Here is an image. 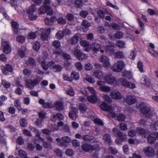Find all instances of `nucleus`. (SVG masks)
Instances as JSON below:
<instances>
[{
  "label": "nucleus",
  "mask_w": 158,
  "mask_h": 158,
  "mask_svg": "<svg viewBox=\"0 0 158 158\" xmlns=\"http://www.w3.org/2000/svg\"><path fill=\"white\" fill-rule=\"evenodd\" d=\"M100 108L103 110L108 112V115L112 118H115L116 114L113 111L111 106L108 105L105 102H103L100 106Z\"/></svg>",
  "instance_id": "nucleus-7"
},
{
  "label": "nucleus",
  "mask_w": 158,
  "mask_h": 158,
  "mask_svg": "<svg viewBox=\"0 0 158 158\" xmlns=\"http://www.w3.org/2000/svg\"><path fill=\"white\" fill-rule=\"evenodd\" d=\"M143 151L145 155L149 157H153L155 155L153 149H144Z\"/></svg>",
  "instance_id": "nucleus-21"
},
{
  "label": "nucleus",
  "mask_w": 158,
  "mask_h": 158,
  "mask_svg": "<svg viewBox=\"0 0 158 158\" xmlns=\"http://www.w3.org/2000/svg\"><path fill=\"white\" fill-rule=\"evenodd\" d=\"M50 0H45L44 3V6L48 9V15H51L53 14V11L52 8L50 6Z\"/></svg>",
  "instance_id": "nucleus-19"
},
{
  "label": "nucleus",
  "mask_w": 158,
  "mask_h": 158,
  "mask_svg": "<svg viewBox=\"0 0 158 158\" xmlns=\"http://www.w3.org/2000/svg\"><path fill=\"white\" fill-rule=\"evenodd\" d=\"M136 106L142 113L145 115L146 116L149 117L150 118L152 117L153 113L152 110V108L146 106L145 103L141 102L140 103H138L136 105Z\"/></svg>",
  "instance_id": "nucleus-1"
},
{
  "label": "nucleus",
  "mask_w": 158,
  "mask_h": 158,
  "mask_svg": "<svg viewBox=\"0 0 158 158\" xmlns=\"http://www.w3.org/2000/svg\"><path fill=\"white\" fill-rule=\"evenodd\" d=\"M109 35L110 39L113 40H114L115 38L121 39L122 38L123 36V34L121 32L118 31L115 33L114 37L110 34H109Z\"/></svg>",
  "instance_id": "nucleus-30"
},
{
  "label": "nucleus",
  "mask_w": 158,
  "mask_h": 158,
  "mask_svg": "<svg viewBox=\"0 0 158 158\" xmlns=\"http://www.w3.org/2000/svg\"><path fill=\"white\" fill-rule=\"evenodd\" d=\"M20 123L21 126L23 127H27V121L24 118H21L20 121Z\"/></svg>",
  "instance_id": "nucleus-52"
},
{
  "label": "nucleus",
  "mask_w": 158,
  "mask_h": 158,
  "mask_svg": "<svg viewBox=\"0 0 158 158\" xmlns=\"http://www.w3.org/2000/svg\"><path fill=\"white\" fill-rule=\"evenodd\" d=\"M78 110L77 108L72 107L69 112V117L72 119L75 120L78 117L77 113Z\"/></svg>",
  "instance_id": "nucleus-14"
},
{
  "label": "nucleus",
  "mask_w": 158,
  "mask_h": 158,
  "mask_svg": "<svg viewBox=\"0 0 158 158\" xmlns=\"http://www.w3.org/2000/svg\"><path fill=\"white\" fill-rule=\"evenodd\" d=\"M125 66L124 62L122 61L119 60L114 64L112 67H110L113 71L119 72H121Z\"/></svg>",
  "instance_id": "nucleus-6"
},
{
  "label": "nucleus",
  "mask_w": 158,
  "mask_h": 158,
  "mask_svg": "<svg viewBox=\"0 0 158 158\" xmlns=\"http://www.w3.org/2000/svg\"><path fill=\"white\" fill-rule=\"evenodd\" d=\"M46 113L44 111H41L39 113L40 118L38 119L35 122L36 124L38 126L40 127L41 123L45 118Z\"/></svg>",
  "instance_id": "nucleus-20"
},
{
  "label": "nucleus",
  "mask_w": 158,
  "mask_h": 158,
  "mask_svg": "<svg viewBox=\"0 0 158 158\" xmlns=\"http://www.w3.org/2000/svg\"><path fill=\"white\" fill-rule=\"evenodd\" d=\"M52 46L56 49L59 48L61 46L60 42L58 40H55L52 42Z\"/></svg>",
  "instance_id": "nucleus-47"
},
{
  "label": "nucleus",
  "mask_w": 158,
  "mask_h": 158,
  "mask_svg": "<svg viewBox=\"0 0 158 158\" xmlns=\"http://www.w3.org/2000/svg\"><path fill=\"white\" fill-rule=\"evenodd\" d=\"M110 45H106V46H104V50L101 49L100 51L101 52L103 53L104 52H108L110 54L113 53L114 51V47L110 43Z\"/></svg>",
  "instance_id": "nucleus-17"
},
{
  "label": "nucleus",
  "mask_w": 158,
  "mask_h": 158,
  "mask_svg": "<svg viewBox=\"0 0 158 158\" xmlns=\"http://www.w3.org/2000/svg\"><path fill=\"white\" fill-rule=\"evenodd\" d=\"M11 26L13 28V30L14 33L17 34L18 33V28L19 25L16 22L12 21L11 23Z\"/></svg>",
  "instance_id": "nucleus-36"
},
{
  "label": "nucleus",
  "mask_w": 158,
  "mask_h": 158,
  "mask_svg": "<svg viewBox=\"0 0 158 158\" xmlns=\"http://www.w3.org/2000/svg\"><path fill=\"white\" fill-rule=\"evenodd\" d=\"M64 33L61 31H58L56 35V38L59 39H62L64 37Z\"/></svg>",
  "instance_id": "nucleus-53"
},
{
  "label": "nucleus",
  "mask_w": 158,
  "mask_h": 158,
  "mask_svg": "<svg viewBox=\"0 0 158 158\" xmlns=\"http://www.w3.org/2000/svg\"><path fill=\"white\" fill-rule=\"evenodd\" d=\"M136 53L135 51L134 50H131L130 52L129 55V57L133 60H134L136 56Z\"/></svg>",
  "instance_id": "nucleus-59"
},
{
  "label": "nucleus",
  "mask_w": 158,
  "mask_h": 158,
  "mask_svg": "<svg viewBox=\"0 0 158 158\" xmlns=\"http://www.w3.org/2000/svg\"><path fill=\"white\" fill-rule=\"evenodd\" d=\"M14 104L15 106L19 110H21V103L19 100H15L14 101Z\"/></svg>",
  "instance_id": "nucleus-57"
},
{
  "label": "nucleus",
  "mask_w": 158,
  "mask_h": 158,
  "mask_svg": "<svg viewBox=\"0 0 158 158\" xmlns=\"http://www.w3.org/2000/svg\"><path fill=\"white\" fill-rule=\"evenodd\" d=\"M150 132L148 134V135H147L146 137L147 138L148 142L150 144H153L155 142L156 139V138L151 135V134H150Z\"/></svg>",
  "instance_id": "nucleus-34"
},
{
  "label": "nucleus",
  "mask_w": 158,
  "mask_h": 158,
  "mask_svg": "<svg viewBox=\"0 0 158 158\" xmlns=\"http://www.w3.org/2000/svg\"><path fill=\"white\" fill-rule=\"evenodd\" d=\"M25 47H23L21 49L18 50V54L21 57H23L25 56Z\"/></svg>",
  "instance_id": "nucleus-46"
},
{
  "label": "nucleus",
  "mask_w": 158,
  "mask_h": 158,
  "mask_svg": "<svg viewBox=\"0 0 158 158\" xmlns=\"http://www.w3.org/2000/svg\"><path fill=\"white\" fill-rule=\"evenodd\" d=\"M48 9L44 6H41L38 10V12L39 14H43L46 13L48 15Z\"/></svg>",
  "instance_id": "nucleus-40"
},
{
  "label": "nucleus",
  "mask_w": 158,
  "mask_h": 158,
  "mask_svg": "<svg viewBox=\"0 0 158 158\" xmlns=\"http://www.w3.org/2000/svg\"><path fill=\"white\" fill-rule=\"evenodd\" d=\"M117 81L119 82V84L125 88L127 87L128 81L125 78H120L117 80Z\"/></svg>",
  "instance_id": "nucleus-32"
},
{
  "label": "nucleus",
  "mask_w": 158,
  "mask_h": 158,
  "mask_svg": "<svg viewBox=\"0 0 158 158\" xmlns=\"http://www.w3.org/2000/svg\"><path fill=\"white\" fill-rule=\"evenodd\" d=\"M98 60L99 61L103 64L104 67L107 68L111 67L110 59L106 56L102 55Z\"/></svg>",
  "instance_id": "nucleus-10"
},
{
  "label": "nucleus",
  "mask_w": 158,
  "mask_h": 158,
  "mask_svg": "<svg viewBox=\"0 0 158 158\" xmlns=\"http://www.w3.org/2000/svg\"><path fill=\"white\" fill-rule=\"evenodd\" d=\"M73 54L78 60H80L87 59L88 57V56L87 55L84 53H82L81 51L78 49L75 50Z\"/></svg>",
  "instance_id": "nucleus-11"
},
{
  "label": "nucleus",
  "mask_w": 158,
  "mask_h": 158,
  "mask_svg": "<svg viewBox=\"0 0 158 158\" xmlns=\"http://www.w3.org/2000/svg\"><path fill=\"white\" fill-rule=\"evenodd\" d=\"M3 73L7 75L9 74V72H12L13 71L12 67L11 65L7 64L6 66L2 69Z\"/></svg>",
  "instance_id": "nucleus-22"
},
{
  "label": "nucleus",
  "mask_w": 158,
  "mask_h": 158,
  "mask_svg": "<svg viewBox=\"0 0 158 158\" xmlns=\"http://www.w3.org/2000/svg\"><path fill=\"white\" fill-rule=\"evenodd\" d=\"M122 76L127 78L128 79H133V74L130 71L124 70L122 72Z\"/></svg>",
  "instance_id": "nucleus-25"
},
{
  "label": "nucleus",
  "mask_w": 158,
  "mask_h": 158,
  "mask_svg": "<svg viewBox=\"0 0 158 158\" xmlns=\"http://www.w3.org/2000/svg\"><path fill=\"white\" fill-rule=\"evenodd\" d=\"M112 131L114 135H116V136L122 141H125L127 139L126 135L120 131L117 128H113Z\"/></svg>",
  "instance_id": "nucleus-9"
},
{
  "label": "nucleus",
  "mask_w": 158,
  "mask_h": 158,
  "mask_svg": "<svg viewBox=\"0 0 158 158\" xmlns=\"http://www.w3.org/2000/svg\"><path fill=\"white\" fill-rule=\"evenodd\" d=\"M80 44L81 46L85 47V51L89 52L91 50V45H89V43L87 41L82 40L80 42Z\"/></svg>",
  "instance_id": "nucleus-23"
},
{
  "label": "nucleus",
  "mask_w": 158,
  "mask_h": 158,
  "mask_svg": "<svg viewBox=\"0 0 158 158\" xmlns=\"http://www.w3.org/2000/svg\"><path fill=\"white\" fill-rule=\"evenodd\" d=\"M136 132L137 133L140 135L144 134L145 138H146L147 135L149 133L148 132H146L144 129H140L139 128H138L137 129Z\"/></svg>",
  "instance_id": "nucleus-43"
},
{
  "label": "nucleus",
  "mask_w": 158,
  "mask_h": 158,
  "mask_svg": "<svg viewBox=\"0 0 158 158\" xmlns=\"http://www.w3.org/2000/svg\"><path fill=\"white\" fill-rule=\"evenodd\" d=\"M79 108L82 116L92 119L95 118V115L94 112L87 108L84 104H80L79 106Z\"/></svg>",
  "instance_id": "nucleus-2"
},
{
  "label": "nucleus",
  "mask_w": 158,
  "mask_h": 158,
  "mask_svg": "<svg viewBox=\"0 0 158 158\" xmlns=\"http://www.w3.org/2000/svg\"><path fill=\"white\" fill-rule=\"evenodd\" d=\"M111 54H113L115 57L118 58H123L124 57L123 52L120 51H118L115 52H113Z\"/></svg>",
  "instance_id": "nucleus-42"
},
{
  "label": "nucleus",
  "mask_w": 158,
  "mask_h": 158,
  "mask_svg": "<svg viewBox=\"0 0 158 158\" xmlns=\"http://www.w3.org/2000/svg\"><path fill=\"white\" fill-rule=\"evenodd\" d=\"M91 50L92 49L93 52L95 53H96L99 50V48H102L104 49V46H101L100 44L98 43H93L91 45Z\"/></svg>",
  "instance_id": "nucleus-24"
},
{
  "label": "nucleus",
  "mask_w": 158,
  "mask_h": 158,
  "mask_svg": "<svg viewBox=\"0 0 158 158\" xmlns=\"http://www.w3.org/2000/svg\"><path fill=\"white\" fill-rule=\"evenodd\" d=\"M56 17L53 16L49 19L48 18H46L44 19V21L45 23L47 25H52L54 22L56 21Z\"/></svg>",
  "instance_id": "nucleus-28"
},
{
  "label": "nucleus",
  "mask_w": 158,
  "mask_h": 158,
  "mask_svg": "<svg viewBox=\"0 0 158 158\" xmlns=\"http://www.w3.org/2000/svg\"><path fill=\"white\" fill-rule=\"evenodd\" d=\"M40 31L44 32L41 35V38L43 41L47 40L48 38V35L51 31V29L48 28L47 29L41 28Z\"/></svg>",
  "instance_id": "nucleus-16"
},
{
  "label": "nucleus",
  "mask_w": 158,
  "mask_h": 158,
  "mask_svg": "<svg viewBox=\"0 0 158 158\" xmlns=\"http://www.w3.org/2000/svg\"><path fill=\"white\" fill-rule=\"evenodd\" d=\"M94 122L95 124H97L100 126H103V123L102 121L99 118H94Z\"/></svg>",
  "instance_id": "nucleus-56"
},
{
  "label": "nucleus",
  "mask_w": 158,
  "mask_h": 158,
  "mask_svg": "<svg viewBox=\"0 0 158 158\" xmlns=\"http://www.w3.org/2000/svg\"><path fill=\"white\" fill-rule=\"evenodd\" d=\"M143 64L142 62L140 61L138 62L137 63V68L140 72L141 73H144L145 72V70L143 68Z\"/></svg>",
  "instance_id": "nucleus-50"
},
{
  "label": "nucleus",
  "mask_w": 158,
  "mask_h": 158,
  "mask_svg": "<svg viewBox=\"0 0 158 158\" xmlns=\"http://www.w3.org/2000/svg\"><path fill=\"white\" fill-rule=\"evenodd\" d=\"M4 135L3 131L2 130H0V143L6 145L7 143L6 140L2 137Z\"/></svg>",
  "instance_id": "nucleus-37"
},
{
  "label": "nucleus",
  "mask_w": 158,
  "mask_h": 158,
  "mask_svg": "<svg viewBox=\"0 0 158 158\" xmlns=\"http://www.w3.org/2000/svg\"><path fill=\"white\" fill-rule=\"evenodd\" d=\"M10 4L12 6H13L15 9L17 10L19 13H20L21 10H20V11H19V9H20L21 7L20 6L17 5V2L15 0H10Z\"/></svg>",
  "instance_id": "nucleus-38"
},
{
  "label": "nucleus",
  "mask_w": 158,
  "mask_h": 158,
  "mask_svg": "<svg viewBox=\"0 0 158 158\" xmlns=\"http://www.w3.org/2000/svg\"><path fill=\"white\" fill-rule=\"evenodd\" d=\"M105 83L110 85H114V86L118 85L119 82L117 81L116 78L110 74H106L103 77Z\"/></svg>",
  "instance_id": "nucleus-4"
},
{
  "label": "nucleus",
  "mask_w": 158,
  "mask_h": 158,
  "mask_svg": "<svg viewBox=\"0 0 158 158\" xmlns=\"http://www.w3.org/2000/svg\"><path fill=\"white\" fill-rule=\"evenodd\" d=\"M1 48H2L3 52L5 53L8 54L11 52V48L10 44L7 40H2Z\"/></svg>",
  "instance_id": "nucleus-8"
},
{
  "label": "nucleus",
  "mask_w": 158,
  "mask_h": 158,
  "mask_svg": "<svg viewBox=\"0 0 158 158\" xmlns=\"http://www.w3.org/2000/svg\"><path fill=\"white\" fill-rule=\"evenodd\" d=\"M103 139L106 143H108L109 145H110L112 142L111 136L109 134H106L104 135L103 136Z\"/></svg>",
  "instance_id": "nucleus-35"
},
{
  "label": "nucleus",
  "mask_w": 158,
  "mask_h": 158,
  "mask_svg": "<svg viewBox=\"0 0 158 158\" xmlns=\"http://www.w3.org/2000/svg\"><path fill=\"white\" fill-rule=\"evenodd\" d=\"M36 10V6L34 5H31L27 9L26 12L30 20L33 21L37 19Z\"/></svg>",
  "instance_id": "nucleus-3"
},
{
  "label": "nucleus",
  "mask_w": 158,
  "mask_h": 158,
  "mask_svg": "<svg viewBox=\"0 0 158 158\" xmlns=\"http://www.w3.org/2000/svg\"><path fill=\"white\" fill-rule=\"evenodd\" d=\"M72 144L75 147H79L80 145V142L77 139H74L72 141Z\"/></svg>",
  "instance_id": "nucleus-64"
},
{
  "label": "nucleus",
  "mask_w": 158,
  "mask_h": 158,
  "mask_svg": "<svg viewBox=\"0 0 158 158\" xmlns=\"http://www.w3.org/2000/svg\"><path fill=\"white\" fill-rule=\"evenodd\" d=\"M87 99L89 102L92 103H96L98 101V98L96 94L88 96Z\"/></svg>",
  "instance_id": "nucleus-31"
},
{
  "label": "nucleus",
  "mask_w": 158,
  "mask_h": 158,
  "mask_svg": "<svg viewBox=\"0 0 158 158\" xmlns=\"http://www.w3.org/2000/svg\"><path fill=\"white\" fill-rule=\"evenodd\" d=\"M36 133L35 135V137H36L39 138L40 139V141H41L43 143V145L44 146V147L45 148H47L48 146H46V145H45V143H46L45 142H44V139L43 138H41L40 137V135L39 132H38V131Z\"/></svg>",
  "instance_id": "nucleus-54"
},
{
  "label": "nucleus",
  "mask_w": 158,
  "mask_h": 158,
  "mask_svg": "<svg viewBox=\"0 0 158 158\" xmlns=\"http://www.w3.org/2000/svg\"><path fill=\"white\" fill-rule=\"evenodd\" d=\"M71 78L72 79L78 80L79 78V75L77 72L73 71L71 74Z\"/></svg>",
  "instance_id": "nucleus-41"
},
{
  "label": "nucleus",
  "mask_w": 158,
  "mask_h": 158,
  "mask_svg": "<svg viewBox=\"0 0 158 158\" xmlns=\"http://www.w3.org/2000/svg\"><path fill=\"white\" fill-rule=\"evenodd\" d=\"M90 25V23L88 21L85 20H83L82 23V29L83 31L84 32L87 31Z\"/></svg>",
  "instance_id": "nucleus-26"
},
{
  "label": "nucleus",
  "mask_w": 158,
  "mask_h": 158,
  "mask_svg": "<svg viewBox=\"0 0 158 158\" xmlns=\"http://www.w3.org/2000/svg\"><path fill=\"white\" fill-rule=\"evenodd\" d=\"M139 123L140 125L145 126L146 125H148L149 123L146 121L145 119H142L139 120Z\"/></svg>",
  "instance_id": "nucleus-63"
},
{
  "label": "nucleus",
  "mask_w": 158,
  "mask_h": 158,
  "mask_svg": "<svg viewBox=\"0 0 158 158\" xmlns=\"http://www.w3.org/2000/svg\"><path fill=\"white\" fill-rule=\"evenodd\" d=\"M150 129L152 131H156L158 129V121L151 122Z\"/></svg>",
  "instance_id": "nucleus-39"
},
{
  "label": "nucleus",
  "mask_w": 158,
  "mask_h": 158,
  "mask_svg": "<svg viewBox=\"0 0 158 158\" xmlns=\"http://www.w3.org/2000/svg\"><path fill=\"white\" fill-rule=\"evenodd\" d=\"M55 106L58 111H61L64 109L63 103L62 102L57 101L55 104Z\"/></svg>",
  "instance_id": "nucleus-29"
},
{
  "label": "nucleus",
  "mask_w": 158,
  "mask_h": 158,
  "mask_svg": "<svg viewBox=\"0 0 158 158\" xmlns=\"http://www.w3.org/2000/svg\"><path fill=\"white\" fill-rule=\"evenodd\" d=\"M39 62H41V66L43 69L45 70H47L48 68V64H47V62L45 60H42L41 62L39 60Z\"/></svg>",
  "instance_id": "nucleus-48"
},
{
  "label": "nucleus",
  "mask_w": 158,
  "mask_h": 158,
  "mask_svg": "<svg viewBox=\"0 0 158 158\" xmlns=\"http://www.w3.org/2000/svg\"><path fill=\"white\" fill-rule=\"evenodd\" d=\"M79 40V37L77 35H75L70 40L71 44L74 45L76 44Z\"/></svg>",
  "instance_id": "nucleus-45"
},
{
  "label": "nucleus",
  "mask_w": 158,
  "mask_h": 158,
  "mask_svg": "<svg viewBox=\"0 0 158 158\" xmlns=\"http://www.w3.org/2000/svg\"><path fill=\"white\" fill-rule=\"evenodd\" d=\"M16 40L20 43H23L25 42V38L21 35H18L16 38Z\"/></svg>",
  "instance_id": "nucleus-61"
},
{
  "label": "nucleus",
  "mask_w": 158,
  "mask_h": 158,
  "mask_svg": "<svg viewBox=\"0 0 158 158\" xmlns=\"http://www.w3.org/2000/svg\"><path fill=\"white\" fill-rule=\"evenodd\" d=\"M99 89L100 91L106 92L110 91L111 90L110 87L105 85L103 86H102L101 87H99Z\"/></svg>",
  "instance_id": "nucleus-49"
},
{
  "label": "nucleus",
  "mask_w": 158,
  "mask_h": 158,
  "mask_svg": "<svg viewBox=\"0 0 158 158\" xmlns=\"http://www.w3.org/2000/svg\"><path fill=\"white\" fill-rule=\"evenodd\" d=\"M75 5L77 8H80L82 6L83 1L81 0H76L75 2Z\"/></svg>",
  "instance_id": "nucleus-58"
},
{
  "label": "nucleus",
  "mask_w": 158,
  "mask_h": 158,
  "mask_svg": "<svg viewBox=\"0 0 158 158\" xmlns=\"http://www.w3.org/2000/svg\"><path fill=\"white\" fill-rule=\"evenodd\" d=\"M97 13L98 15L101 19H103L105 17L106 13L101 10L98 11Z\"/></svg>",
  "instance_id": "nucleus-60"
},
{
  "label": "nucleus",
  "mask_w": 158,
  "mask_h": 158,
  "mask_svg": "<svg viewBox=\"0 0 158 158\" xmlns=\"http://www.w3.org/2000/svg\"><path fill=\"white\" fill-rule=\"evenodd\" d=\"M82 139L85 140L89 141L90 142H94L96 139L93 136H90L88 135H85L82 136Z\"/></svg>",
  "instance_id": "nucleus-33"
},
{
  "label": "nucleus",
  "mask_w": 158,
  "mask_h": 158,
  "mask_svg": "<svg viewBox=\"0 0 158 158\" xmlns=\"http://www.w3.org/2000/svg\"><path fill=\"white\" fill-rule=\"evenodd\" d=\"M125 101L127 104L129 105L134 104L137 102L136 97L132 95H127L125 99Z\"/></svg>",
  "instance_id": "nucleus-15"
},
{
  "label": "nucleus",
  "mask_w": 158,
  "mask_h": 158,
  "mask_svg": "<svg viewBox=\"0 0 158 158\" xmlns=\"http://www.w3.org/2000/svg\"><path fill=\"white\" fill-rule=\"evenodd\" d=\"M42 79L43 78L39 77L33 80L28 79L25 81V85L27 88L32 89L34 88L35 86L38 84Z\"/></svg>",
  "instance_id": "nucleus-5"
},
{
  "label": "nucleus",
  "mask_w": 158,
  "mask_h": 158,
  "mask_svg": "<svg viewBox=\"0 0 158 158\" xmlns=\"http://www.w3.org/2000/svg\"><path fill=\"white\" fill-rule=\"evenodd\" d=\"M140 81L142 84L145 86H149L151 85L150 79L147 76L144 75H142Z\"/></svg>",
  "instance_id": "nucleus-18"
},
{
  "label": "nucleus",
  "mask_w": 158,
  "mask_h": 158,
  "mask_svg": "<svg viewBox=\"0 0 158 158\" xmlns=\"http://www.w3.org/2000/svg\"><path fill=\"white\" fill-rule=\"evenodd\" d=\"M93 75L99 80H101L104 77L102 72L99 70L94 71L93 72Z\"/></svg>",
  "instance_id": "nucleus-27"
},
{
  "label": "nucleus",
  "mask_w": 158,
  "mask_h": 158,
  "mask_svg": "<svg viewBox=\"0 0 158 158\" xmlns=\"http://www.w3.org/2000/svg\"><path fill=\"white\" fill-rule=\"evenodd\" d=\"M23 73L25 77L26 78H27L30 77L32 71L29 69H25L23 70Z\"/></svg>",
  "instance_id": "nucleus-44"
},
{
  "label": "nucleus",
  "mask_w": 158,
  "mask_h": 158,
  "mask_svg": "<svg viewBox=\"0 0 158 158\" xmlns=\"http://www.w3.org/2000/svg\"><path fill=\"white\" fill-rule=\"evenodd\" d=\"M110 95L113 99L119 100L123 98L122 94L119 91L117 90H114L110 92Z\"/></svg>",
  "instance_id": "nucleus-13"
},
{
  "label": "nucleus",
  "mask_w": 158,
  "mask_h": 158,
  "mask_svg": "<svg viewBox=\"0 0 158 158\" xmlns=\"http://www.w3.org/2000/svg\"><path fill=\"white\" fill-rule=\"evenodd\" d=\"M56 141L58 145L62 147L64 145L65 143H70L71 141V139L69 137L65 136L62 137L61 139L56 138Z\"/></svg>",
  "instance_id": "nucleus-12"
},
{
  "label": "nucleus",
  "mask_w": 158,
  "mask_h": 158,
  "mask_svg": "<svg viewBox=\"0 0 158 158\" xmlns=\"http://www.w3.org/2000/svg\"><path fill=\"white\" fill-rule=\"evenodd\" d=\"M19 156L22 157H23L24 158H28V156H27V153L22 150H19Z\"/></svg>",
  "instance_id": "nucleus-55"
},
{
  "label": "nucleus",
  "mask_w": 158,
  "mask_h": 158,
  "mask_svg": "<svg viewBox=\"0 0 158 158\" xmlns=\"http://www.w3.org/2000/svg\"><path fill=\"white\" fill-rule=\"evenodd\" d=\"M58 23H59L64 24L66 23V19L62 17H59L58 19H56Z\"/></svg>",
  "instance_id": "nucleus-62"
},
{
  "label": "nucleus",
  "mask_w": 158,
  "mask_h": 158,
  "mask_svg": "<svg viewBox=\"0 0 158 158\" xmlns=\"http://www.w3.org/2000/svg\"><path fill=\"white\" fill-rule=\"evenodd\" d=\"M37 32L34 33L33 32H31L28 33L27 36V39H35L36 37V33H37Z\"/></svg>",
  "instance_id": "nucleus-51"
}]
</instances>
